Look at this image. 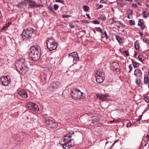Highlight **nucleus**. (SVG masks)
I'll list each match as a JSON object with an SVG mask.
<instances>
[{
    "instance_id": "obj_1",
    "label": "nucleus",
    "mask_w": 149,
    "mask_h": 149,
    "mask_svg": "<svg viewBox=\"0 0 149 149\" xmlns=\"http://www.w3.org/2000/svg\"><path fill=\"white\" fill-rule=\"evenodd\" d=\"M41 54V49L38 46L31 47L29 53V58L33 61H36L40 58Z\"/></svg>"
},
{
    "instance_id": "obj_2",
    "label": "nucleus",
    "mask_w": 149,
    "mask_h": 149,
    "mask_svg": "<svg viewBox=\"0 0 149 149\" xmlns=\"http://www.w3.org/2000/svg\"><path fill=\"white\" fill-rule=\"evenodd\" d=\"M15 66L17 71H21V72L23 74H26L29 70L28 66L20 60L16 61Z\"/></svg>"
},
{
    "instance_id": "obj_3",
    "label": "nucleus",
    "mask_w": 149,
    "mask_h": 149,
    "mask_svg": "<svg viewBox=\"0 0 149 149\" xmlns=\"http://www.w3.org/2000/svg\"><path fill=\"white\" fill-rule=\"evenodd\" d=\"M33 29L30 28L24 30L21 34V36L23 38L22 40L25 39L30 40L33 33Z\"/></svg>"
},
{
    "instance_id": "obj_4",
    "label": "nucleus",
    "mask_w": 149,
    "mask_h": 149,
    "mask_svg": "<svg viewBox=\"0 0 149 149\" xmlns=\"http://www.w3.org/2000/svg\"><path fill=\"white\" fill-rule=\"evenodd\" d=\"M53 38H49L47 41V47L50 51L55 49L57 46V43Z\"/></svg>"
},
{
    "instance_id": "obj_5",
    "label": "nucleus",
    "mask_w": 149,
    "mask_h": 149,
    "mask_svg": "<svg viewBox=\"0 0 149 149\" xmlns=\"http://www.w3.org/2000/svg\"><path fill=\"white\" fill-rule=\"evenodd\" d=\"M70 132L65 136V138L63 141L61 140V141L60 144L62 145L63 148L64 149H69L70 148L72 147L69 141L68 140V138H71L72 137V136L70 135Z\"/></svg>"
},
{
    "instance_id": "obj_6",
    "label": "nucleus",
    "mask_w": 149,
    "mask_h": 149,
    "mask_svg": "<svg viewBox=\"0 0 149 149\" xmlns=\"http://www.w3.org/2000/svg\"><path fill=\"white\" fill-rule=\"evenodd\" d=\"M68 57L70 59L73 58V62L75 64H77V62L79 60V57L78 54L76 52L71 53L68 54Z\"/></svg>"
},
{
    "instance_id": "obj_7",
    "label": "nucleus",
    "mask_w": 149,
    "mask_h": 149,
    "mask_svg": "<svg viewBox=\"0 0 149 149\" xmlns=\"http://www.w3.org/2000/svg\"><path fill=\"white\" fill-rule=\"evenodd\" d=\"M26 107L29 109L36 111L39 110V108L35 103L31 102H28L26 104Z\"/></svg>"
},
{
    "instance_id": "obj_8",
    "label": "nucleus",
    "mask_w": 149,
    "mask_h": 149,
    "mask_svg": "<svg viewBox=\"0 0 149 149\" xmlns=\"http://www.w3.org/2000/svg\"><path fill=\"white\" fill-rule=\"evenodd\" d=\"M10 81V79L7 76H3L0 78V83L3 86H8Z\"/></svg>"
},
{
    "instance_id": "obj_9",
    "label": "nucleus",
    "mask_w": 149,
    "mask_h": 149,
    "mask_svg": "<svg viewBox=\"0 0 149 149\" xmlns=\"http://www.w3.org/2000/svg\"><path fill=\"white\" fill-rule=\"evenodd\" d=\"M80 90L77 89H74L71 91V95L72 98L74 99H79Z\"/></svg>"
},
{
    "instance_id": "obj_10",
    "label": "nucleus",
    "mask_w": 149,
    "mask_h": 149,
    "mask_svg": "<svg viewBox=\"0 0 149 149\" xmlns=\"http://www.w3.org/2000/svg\"><path fill=\"white\" fill-rule=\"evenodd\" d=\"M60 82H53L49 87V89L51 91H53L58 88L61 85Z\"/></svg>"
},
{
    "instance_id": "obj_11",
    "label": "nucleus",
    "mask_w": 149,
    "mask_h": 149,
    "mask_svg": "<svg viewBox=\"0 0 149 149\" xmlns=\"http://www.w3.org/2000/svg\"><path fill=\"white\" fill-rule=\"evenodd\" d=\"M29 8H34L36 7H40L42 6L41 4H37L36 3V1H30L29 3Z\"/></svg>"
},
{
    "instance_id": "obj_12",
    "label": "nucleus",
    "mask_w": 149,
    "mask_h": 149,
    "mask_svg": "<svg viewBox=\"0 0 149 149\" xmlns=\"http://www.w3.org/2000/svg\"><path fill=\"white\" fill-rule=\"evenodd\" d=\"M18 94L23 98H26L28 97L27 94L24 90L22 89L19 91L18 93Z\"/></svg>"
},
{
    "instance_id": "obj_13",
    "label": "nucleus",
    "mask_w": 149,
    "mask_h": 149,
    "mask_svg": "<svg viewBox=\"0 0 149 149\" xmlns=\"http://www.w3.org/2000/svg\"><path fill=\"white\" fill-rule=\"evenodd\" d=\"M28 4V0H23L17 5V6L19 8H22L26 6Z\"/></svg>"
},
{
    "instance_id": "obj_14",
    "label": "nucleus",
    "mask_w": 149,
    "mask_h": 149,
    "mask_svg": "<svg viewBox=\"0 0 149 149\" xmlns=\"http://www.w3.org/2000/svg\"><path fill=\"white\" fill-rule=\"evenodd\" d=\"M134 75L137 77H141L143 73L139 69H136L134 71Z\"/></svg>"
},
{
    "instance_id": "obj_15",
    "label": "nucleus",
    "mask_w": 149,
    "mask_h": 149,
    "mask_svg": "<svg viewBox=\"0 0 149 149\" xmlns=\"http://www.w3.org/2000/svg\"><path fill=\"white\" fill-rule=\"evenodd\" d=\"M105 79V77L100 75H97L96 77V81L98 83L100 84L103 82Z\"/></svg>"
},
{
    "instance_id": "obj_16",
    "label": "nucleus",
    "mask_w": 149,
    "mask_h": 149,
    "mask_svg": "<svg viewBox=\"0 0 149 149\" xmlns=\"http://www.w3.org/2000/svg\"><path fill=\"white\" fill-rule=\"evenodd\" d=\"M97 97L103 101H106L107 100V95L104 94H99L97 95Z\"/></svg>"
},
{
    "instance_id": "obj_17",
    "label": "nucleus",
    "mask_w": 149,
    "mask_h": 149,
    "mask_svg": "<svg viewBox=\"0 0 149 149\" xmlns=\"http://www.w3.org/2000/svg\"><path fill=\"white\" fill-rule=\"evenodd\" d=\"M149 83V72L148 73L147 76H145L144 78V84H147Z\"/></svg>"
},
{
    "instance_id": "obj_18",
    "label": "nucleus",
    "mask_w": 149,
    "mask_h": 149,
    "mask_svg": "<svg viewBox=\"0 0 149 149\" xmlns=\"http://www.w3.org/2000/svg\"><path fill=\"white\" fill-rule=\"evenodd\" d=\"M99 121V119L98 118L96 117H94L92 119L91 121L92 122V125H97V123H98Z\"/></svg>"
},
{
    "instance_id": "obj_19",
    "label": "nucleus",
    "mask_w": 149,
    "mask_h": 149,
    "mask_svg": "<svg viewBox=\"0 0 149 149\" xmlns=\"http://www.w3.org/2000/svg\"><path fill=\"white\" fill-rule=\"evenodd\" d=\"M45 123L46 124L49 125V126L52 123H53L55 122L54 120H51L47 118H45Z\"/></svg>"
},
{
    "instance_id": "obj_20",
    "label": "nucleus",
    "mask_w": 149,
    "mask_h": 149,
    "mask_svg": "<svg viewBox=\"0 0 149 149\" xmlns=\"http://www.w3.org/2000/svg\"><path fill=\"white\" fill-rule=\"evenodd\" d=\"M41 78L42 80L44 81L45 83H46L47 82L46 80L47 79V75L46 74H43L41 76Z\"/></svg>"
},
{
    "instance_id": "obj_21",
    "label": "nucleus",
    "mask_w": 149,
    "mask_h": 149,
    "mask_svg": "<svg viewBox=\"0 0 149 149\" xmlns=\"http://www.w3.org/2000/svg\"><path fill=\"white\" fill-rule=\"evenodd\" d=\"M132 65H133V67L134 68H137L138 66L139 63H137V62L134 61L133 59H132Z\"/></svg>"
},
{
    "instance_id": "obj_22",
    "label": "nucleus",
    "mask_w": 149,
    "mask_h": 149,
    "mask_svg": "<svg viewBox=\"0 0 149 149\" xmlns=\"http://www.w3.org/2000/svg\"><path fill=\"white\" fill-rule=\"evenodd\" d=\"M97 74H98V75L103 77L105 74L104 72L102 70H100L98 71Z\"/></svg>"
},
{
    "instance_id": "obj_23",
    "label": "nucleus",
    "mask_w": 149,
    "mask_h": 149,
    "mask_svg": "<svg viewBox=\"0 0 149 149\" xmlns=\"http://www.w3.org/2000/svg\"><path fill=\"white\" fill-rule=\"evenodd\" d=\"M116 39L118 41V42H119V43L120 45L122 43V40L120 37H119V36L116 35Z\"/></svg>"
},
{
    "instance_id": "obj_24",
    "label": "nucleus",
    "mask_w": 149,
    "mask_h": 149,
    "mask_svg": "<svg viewBox=\"0 0 149 149\" xmlns=\"http://www.w3.org/2000/svg\"><path fill=\"white\" fill-rule=\"evenodd\" d=\"M58 127V124L55 122L53 123L52 124L49 126V127L52 128H56Z\"/></svg>"
},
{
    "instance_id": "obj_25",
    "label": "nucleus",
    "mask_w": 149,
    "mask_h": 149,
    "mask_svg": "<svg viewBox=\"0 0 149 149\" xmlns=\"http://www.w3.org/2000/svg\"><path fill=\"white\" fill-rule=\"evenodd\" d=\"M70 138H68V140L69 141L70 145L72 147L75 144V142L74 141L73 139H70Z\"/></svg>"
},
{
    "instance_id": "obj_26",
    "label": "nucleus",
    "mask_w": 149,
    "mask_h": 149,
    "mask_svg": "<svg viewBox=\"0 0 149 149\" xmlns=\"http://www.w3.org/2000/svg\"><path fill=\"white\" fill-rule=\"evenodd\" d=\"M79 99H84L85 97V95L82 92H81L80 91L79 92Z\"/></svg>"
},
{
    "instance_id": "obj_27",
    "label": "nucleus",
    "mask_w": 149,
    "mask_h": 149,
    "mask_svg": "<svg viewBox=\"0 0 149 149\" xmlns=\"http://www.w3.org/2000/svg\"><path fill=\"white\" fill-rule=\"evenodd\" d=\"M135 82L137 85H139L141 83V79L139 78H137L135 79Z\"/></svg>"
},
{
    "instance_id": "obj_28",
    "label": "nucleus",
    "mask_w": 149,
    "mask_h": 149,
    "mask_svg": "<svg viewBox=\"0 0 149 149\" xmlns=\"http://www.w3.org/2000/svg\"><path fill=\"white\" fill-rule=\"evenodd\" d=\"M134 47L136 50L139 49V42L137 40L134 43Z\"/></svg>"
},
{
    "instance_id": "obj_29",
    "label": "nucleus",
    "mask_w": 149,
    "mask_h": 149,
    "mask_svg": "<svg viewBox=\"0 0 149 149\" xmlns=\"http://www.w3.org/2000/svg\"><path fill=\"white\" fill-rule=\"evenodd\" d=\"M138 57L139 60L141 61L142 62L145 60L144 57L141 55H140L138 56Z\"/></svg>"
},
{
    "instance_id": "obj_30",
    "label": "nucleus",
    "mask_w": 149,
    "mask_h": 149,
    "mask_svg": "<svg viewBox=\"0 0 149 149\" xmlns=\"http://www.w3.org/2000/svg\"><path fill=\"white\" fill-rule=\"evenodd\" d=\"M106 19V18L105 15L103 14L100 15V17L98 18V19H101L103 21H105Z\"/></svg>"
},
{
    "instance_id": "obj_31",
    "label": "nucleus",
    "mask_w": 149,
    "mask_h": 149,
    "mask_svg": "<svg viewBox=\"0 0 149 149\" xmlns=\"http://www.w3.org/2000/svg\"><path fill=\"white\" fill-rule=\"evenodd\" d=\"M19 137L20 136L19 134H17L14 137V138L16 141H18L19 140Z\"/></svg>"
},
{
    "instance_id": "obj_32",
    "label": "nucleus",
    "mask_w": 149,
    "mask_h": 149,
    "mask_svg": "<svg viewBox=\"0 0 149 149\" xmlns=\"http://www.w3.org/2000/svg\"><path fill=\"white\" fill-rule=\"evenodd\" d=\"M120 66H118L115 68V71L118 74H119L120 72Z\"/></svg>"
},
{
    "instance_id": "obj_33",
    "label": "nucleus",
    "mask_w": 149,
    "mask_h": 149,
    "mask_svg": "<svg viewBox=\"0 0 149 149\" xmlns=\"http://www.w3.org/2000/svg\"><path fill=\"white\" fill-rule=\"evenodd\" d=\"M83 9L84 10L85 12L88 11L89 9V7L86 6H83Z\"/></svg>"
},
{
    "instance_id": "obj_34",
    "label": "nucleus",
    "mask_w": 149,
    "mask_h": 149,
    "mask_svg": "<svg viewBox=\"0 0 149 149\" xmlns=\"http://www.w3.org/2000/svg\"><path fill=\"white\" fill-rule=\"evenodd\" d=\"M104 35L105 36H103L101 35V37L102 38H104L105 37L107 39L109 38V36L108 35L106 31H105L104 32Z\"/></svg>"
},
{
    "instance_id": "obj_35",
    "label": "nucleus",
    "mask_w": 149,
    "mask_h": 149,
    "mask_svg": "<svg viewBox=\"0 0 149 149\" xmlns=\"http://www.w3.org/2000/svg\"><path fill=\"white\" fill-rule=\"evenodd\" d=\"M143 20L142 19H140L138 22V25L139 26H141V25L143 24Z\"/></svg>"
},
{
    "instance_id": "obj_36",
    "label": "nucleus",
    "mask_w": 149,
    "mask_h": 149,
    "mask_svg": "<svg viewBox=\"0 0 149 149\" xmlns=\"http://www.w3.org/2000/svg\"><path fill=\"white\" fill-rule=\"evenodd\" d=\"M9 26V25L7 24H6L2 28V30H6L7 29L8 27Z\"/></svg>"
},
{
    "instance_id": "obj_37",
    "label": "nucleus",
    "mask_w": 149,
    "mask_h": 149,
    "mask_svg": "<svg viewBox=\"0 0 149 149\" xmlns=\"http://www.w3.org/2000/svg\"><path fill=\"white\" fill-rule=\"evenodd\" d=\"M95 29L97 31L102 32V30L101 28L100 27H96Z\"/></svg>"
},
{
    "instance_id": "obj_38",
    "label": "nucleus",
    "mask_w": 149,
    "mask_h": 149,
    "mask_svg": "<svg viewBox=\"0 0 149 149\" xmlns=\"http://www.w3.org/2000/svg\"><path fill=\"white\" fill-rule=\"evenodd\" d=\"M129 22L130 24L131 25H134L135 24V22L132 20H131L129 21Z\"/></svg>"
},
{
    "instance_id": "obj_39",
    "label": "nucleus",
    "mask_w": 149,
    "mask_h": 149,
    "mask_svg": "<svg viewBox=\"0 0 149 149\" xmlns=\"http://www.w3.org/2000/svg\"><path fill=\"white\" fill-rule=\"evenodd\" d=\"M144 99L146 102H149V97L146 96L144 97Z\"/></svg>"
},
{
    "instance_id": "obj_40",
    "label": "nucleus",
    "mask_w": 149,
    "mask_h": 149,
    "mask_svg": "<svg viewBox=\"0 0 149 149\" xmlns=\"http://www.w3.org/2000/svg\"><path fill=\"white\" fill-rule=\"evenodd\" d=\"M3 63V60L2 59H0V67L2 66Z\"/></svg>"
},
{
    "instance_id": "obj_41",
    "label": "nucleus",
    "mask_w": 149,
    "mask_h": 149,
    "mask_svg": "<svg viewBox=\"0 0 149 149\" xmlns=\"http://www.w3.org/2000/svg\"><path fill=\"white\" fill-rule=\"evenodd\" d=\"M128 67L129 68V71L128 73H129L132 70V67L131 65V64L129 65Z\"/></svg>"
},
{
    "instance_id": "obj_42",
    "label": "nucleus",
    "mask_w": 149,
    "mask_h": 149,
    "mask_svg": "<svg viewBox=\"0 0 149 149\" xmlns=\"http://www.w3.org/2000/svg\"><path fill=\"white\" fill-rule=\"evenodd\" d=\"M143 41L146 43H148L149 42V41L146 38H144L143 39Z\"/></svg>"
},
{
    "instance_id": "obj_43",
    "label": "nucleus",
    "mask_w": 149,
    "mask_h": 149,
    "mask_svg": "<svg viewBox=\"0 0 149 149\" xmlns=\"http://www.w3.org/2000/svg\"><path fill=\"white\" fill-rule=\"evenodd\" d=\"M93 23L94 24H99L100 23V22L97 20H93Z\"/></svg>"
},
{
    "instance_id": "obj_44",
    "label": "nucleus",
    "mask_w": 149,
    "mask_h": 149,
    "mask_svg": "<svg viewBox=\"0 0 149 149\" xmlns=\"http://www.w3.org/2000/svg\"><path fill=\"white\" fill-rule=\"evenodd\" d=\"M123 3H118V6L121 7H123L124 5L123 3Z\"/></svg>"
},
{
    "instance_id": "obj_45",
    "label": "nucleus",
    "mask_w": 149,
    "mask_h": 149,
    "mask_svg": "<svg viewBox=\"0 0 149 149\" xmlns=\"http://www.w3.org/2000/svg\"><path fill=\"white\" fill-rule=\"evenodd\" d=\"M54 9L55 10H57L58 8V6L57 4H55L54 5Z\"/></svg>"
},
{
    "instance_id": "obj_46",
    "label": "nucleus",
    "mask_w": 149,
    "mask_h": 149,
    "mask_svg": "<svg viewBox=\"0 0 149 149\" xmlns=\"http://www.w3.org/2000/svg\"><path fill=\"white\" fill-rule=\"evenodd\" d=\"M56 1L57 2H60L63 3L64 2V1L63 0H56Z\"/></svg>"
},
{
    "instance_id": "obj_47",
    "label": "nucleus",
    "mask_w": 149,
    "mask_h": 149,
    "mask_svg": "<svg viewBox=\"0 0 149 149\" xmlns=\"http://www.w3.org/2000/svg\"><path fill=\"white\" fill-rule=\"evenodd\" d=\"M125 54L126 56H129V54L128 51H125L123 52Z\"/></svg>"
},
{
    "instance_id": "obj_48",
    "label": "nucleus",
    "mask_w": 149,
    "mask_h": 149,
    "mask_svg": "<svg viewBox=\"0 0 149 149\" xmlns=\"http://www.w3.org/2000/svg\"><path fill=\"white\" fill-rule=\"evenodd\" d=\"M68 15H62V18H66L69 17Z\"/></svg>"
},
{
    "instance_id": "obj_49",
    "label": "nucleus",
    "mask_w": 149,
    "mask_h": 149,
    "mask_svg": "<svg viewBox=\"0 0 149 149\" xmlns=\"http://www.w3.org/2000/svg\"><path fill=\"white\" fill-rule=\"evenodd\" d=\"M143 116V115H141L139 116V118L137 119V121H139L141 120L142 118V117Z\"/></svg>"
},
{
    "instance_id": "obj_50",
    "label": "nucleus",
    "mask_w": 149,
    "mask_h": 149,
    "mask_svg": "<svg viewBox=\"0 0 149 149\" xmlns=\"http://www.w3.org/2000/svg\"><path fill=\"white\" fill-rule=\"evenodd\" d=\"M112 20L113 22H118V21L117 20L116 18H113L112 19Z\"/></svg>"
},
{
    "instance_id": "obj_51",
    "label": "nucleus",
    "mask_w": 149,
    "mask_h": 149,
    "mask_svg": "<svg viewBox=\"0 0 149 149\" xmlns=\"http://www.w3.org/2000/svg\"><path fill=\"white\" fill-rule=\"evenodd\" d=\"M131 123L130 122L127 123V127H130L131 126Z\"/></svg>"
},
{
    "instance_id": "obj_52",
    "label": "nucleus",
    "mask_w": 149,
    "mask_h": 149,
    "mask_svg": "<svg viewBox=\"0 0 149 149\" xmlns=\"http://www.w3.org/2000/svg\"><path fill=\"white\" fill-rule=\"evenodd\" d=\"M119 24L120 25H121V26L122 27H125V25H124L123 24H122L121 22H119Z\"/></svg>"
},
{
    "instance_id": "obj_53",
    "label": "nucleus",
    "mask_w": 149,
    "mask_h": 149,
    "mask_svg": "<svg viewBox=\"0 0 149 149\" xmlns=\"http://www.w3.org/2000/svg\"><path fill=\"white\" fill-rule=\"evenodd\" d=\"M141 28L142 30L143 29L145 28V25H141Z\"/></svg>"
},
{
    "instance_id": "obj_54",
    "label": "nucleus",
    "mask_w": 149,
    "mask_h": 149,
    "mask_svg": "<svg viewBox=\"0 0 149 149\" xmlns=\"http://www.w3.org/2000/svg\"><path fill=\"white\" fill-rule=\"evenodd\" d=\"M103 7V5L102 4H100V5L99 6V8H97L96 9L97 10H98L100 8H102Z\"/></svg>"
},
{
    "instance_id": "obj_55",
    "label": "nucleus",
    "mask_w": 149,
    "mask_h": 149,
    "mask_svg": "<svg viewBox=\"0 0 149 149\" xmlns=\"http://www.w3.org/2000/svg\"><path fill=\"white\" fill-rule=\"evenodd\" d=\"M82 22H84L85 23H89L88 21L87 20H82Z\"/></svg>"
},
{
    "instance_id": "obj_56",
    "label": "nucleus",
    "mask_w": 149,
    "mask_h": 149,
    "mask_svg": "<svg viewBox=\"0 0 149 149\" xmlns=\"http://www.w3.org/2000/svg\"><path fill=\"white\" fill-rule=\"evenodd\" d=\"M11 42L12 43H13L14 42L15 43V42L13 38H11Z\"/></svg>"
},
{
    "instance_id": "obj_57",
    "label": "nucleus",
    "mask_w": 149,
    "mask_h": 149,
    "mask_svg": "<svg viewBox=\"0 0 149 149\" xmlns=\"http://www.w3.org/2000/svg\"><path fill=\"white\" fill-rule=\"evenodd\" d=\"M49 10L52 12L53 11V10H54L53 8H52V7H50L49 8Z\"/></svg>"
},
{
    "instance_id": "obj_58",
    "label": "nucleus",
    "mask_w": 149,
    "mask_h": 149,
    "mask_svg": "<svg viewBox=\"0 0 149 149\" xmlns=\"http://www.w3.org/2000/svg\"><path fill=\"white\" fill-rule=\"evenodd\" d=\"M70 25L72 28H73L74 27V25H73L72 24H70Z\"/></svg>"
},
{
    "instance_id": "obj_59",
    "label": "nucleus",
    "mask_w": 149,
    "mask_h": 149,
    "mask_svg": "<svg viewBox=\"0 0 149 149\" xmlns=\"http://www.w3.org/2000/svg\"><path fill=\"white\" fill-rule=\"evenodd\" d=\"M132 6L134 7H137V5L133 3L132 4Z\"/></svg>"
},
{
    "instance_id": "obj_60",
    "label": "nucleus",
    "mask_w": 149,
    "mask_h": 149,
    "mask_svg": "<svg viewBox=\"0 0 149 149\" xmlns=\"http://www.w3.org/2000/svg\"><path fill=\"white\" fill-rule=\"evenodd\" d=\"M98 126H100L101 125V123H99V122L97 123V125Z\"/></svg>"
},
{
    "instance_id": "obj_61",
    "label": "nucleus",
    "mask_w": 149,
    "mask_h": 149,
    "mask_svg": "<svg viewBox=\"0 0 149 149\" xmlns=\"http://www.w3.org/2000/svg\"><path fill=\"white\" fill-rule=\"evenodd\" d=\"M86 16L87 17H88V19H90L91 17H90V16H89V15L88 14H87L86 15Z\"/></svg>"
},
{
    "instance_id": "obj_62",
    "label": "nucleus",
    "mask_w": 149,
    "mask_h": 149,
    "mask_svg": "<svg viewBox=\"0 0 149 149\" xmlns=\"http://www.w3.org/2000/svg\"><path fill=\"white\" fill-rule=\"evenodd\" d=\"M82 32H83L85 34H86V31L84 30H82L81 31H80V33H81Z\"/></svg>"
},
{
    "instance_id": "obj_63",
    "label": "nucleus",
    "mask_w": 149,
    "mask_h": 149,
    "mask_svg": "<svg viewBox=\"0 0 149 149\" xmlns=\"http://www.w3.org/2000/svg\"><path fill=\"white\" fill-rule=\"evenodd\" d=\"M139 33L141 36H143V33L141 31H139Z\"/></svg>"
},
{
    "instance_id": "obj_64",
    "label": "nucleus",
    "mask_w": 149,
    "mask_h": 149,
    "mask_svg": "<svg viewBox=\"0 0 149 149\" xmlns=\"http://www.w3.org/2000/svg\"><path fill=\"white\" fill-rule=\"evenodd\" d=\"M147 15L148 14L144 15L143 16V17L144 18H146L148 17Z\"/></svg>"
}]
</instances>
